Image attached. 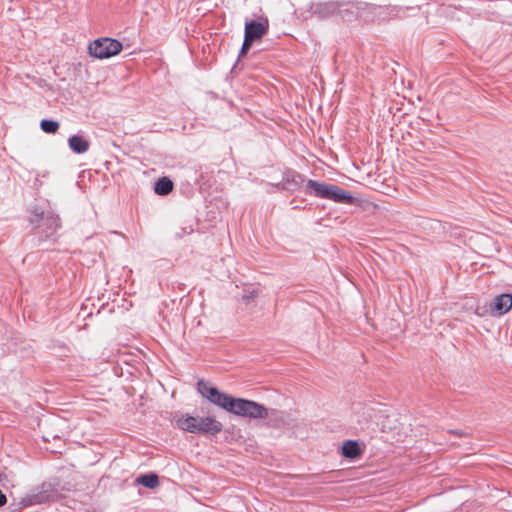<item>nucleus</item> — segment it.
<instances>
[{
  "instance_id": "f257e3e1",
  "label": "nucleus",
  "mask_w": 512,
  "mask_h": 512,
  "mask_svg": "<svg viewBox=\"0 0 512 512\" xmlns=\"http://www.w3.org/2000/svg\"><path fill=\"white\" fill-rule=\"evenodd\" d=\"M197 391L210 403L231 414L251 419H265L269 416L268 409L263 404L234 397L220 391L216 386L210 385L203 379L198 380Z\"/></svg>"
},
{
  "instance_id": "f03ea898",
  "label": "nucleus",
  "mask_w": 512,
  "mask_h": 512,
  "mask_svg": "<svg viewBox=\"0 0 512 512\" xmlns=\"http://www.w3.org/2000/svg\"><path fill=\"white\" fill-rule=\"evenodd\" d=\"M29 222L33 226V233L29 236V240L35 246H40L47 241H56V233L61 227V220L57 214L34 207L30 212Z\"/></svg>"
},
{
  "instance_id": "7ed1b4c3",
  "label": "nucleus",
  "mask_w": 512,
  "mask_h": 512,
  "mask_svg": "<svg viewBox=\"0 0 512 512\" xmlns=\"http://www.w3.org/2000/svg\"><path fill=\"white\" fill-rule=\"evenodd\" d=\"M305 193L317 198L326 199L339 204L355 205L357 198L347 190L335 184L309 179L305 185Z\"/></svg>"
},
{
  "instance_id": "20e7f679",
  "label": "nucleus",
  "mask_w": 512,
  "mask_h": 512,
  "mask_svg": "<svg viewBox=\"0 0 512 512\" xmlns=\"http://www.w3.org/2000/svg\"><path fill=\"white\" fill-rule=\"evenodd\" d=\"M176 426L185 432L215 436L223 430L221 422L214 416H192L188 413L182 414L176 420Z\"/></svg>"
},
{
  "instance_id": "39448f33",
  "label": "nucleus",
  "mask_w": 512,
  "mask_h": 512,
  "mask_svg": "<svg viewBox=\"0 0 512 512\" xmlns=\"http://www.w3.org/2000/svg\"><path fill=\"white\" fill-rule=\"evenodd\" d=\"M59 497L60 493L58 489L53 484L44 482L36 489V491L31 494H27L20 500L17 510L36 504L54 502L57 501Z\"/></svg>"
},
{
  "instance_id": "423d86ee",
  "label": "nucleus",
  "mask_w": 512,
  "mask_h": 512,
  "mask_svg": "<svg viewBox=\"0 0 512 512\" xmlns=\"http://www.w3.org/2000/svg\"><path fill=\"white\" fill-rule=\"evenodd\" d=\"M123 49V44L117 39L102 37L95 39L88 46L91 57L96 59H109L118 55Z\"/></svg>"
},
{
  "instance_id": "0eeeda50",
  "label": "nucleus",
  "mask_w": 512,
  "mask_h": 512,
  "mask_svg": "<svg viewBox=\"0 0 512 512\" xmlns=\"http://www.w3.org/2000/svg\"><path fill=\"white\" fill-rule=\"evenodd\" d=\"M269 30L267 18L262 20H246L244 27V36L254 42L261 40Z\"/></svg>"
},
{
  "instance_id": "6e6552de",
  "label": "nucleus",
  "mask_w": 512,
  "mask_h": 512,
  "mask_svg": "<svg viewBox=\"0 0 512 512\" xmlns=\"http://www.w3.org/2000/svg\"><path fill=\"white\" fill-rule=\"evenodd\" d=\"M304 182V176L293 169H286L282 174V190L294 192L298 190Z\"/></svg>"
},
{
  "instance_id": "1a4fd4ad",
  "label": "nucleus",
  "mask_w": 512,
  "mask_h": 512,
  "mask_svg": "<svg viewBox=\"0 0 512 512\" xmlns=\"http://www.w3.org/2000/svg\"><path fill=\"white\" fill-rule=\"evenodd\" d=\"M512 308V294L503 293L496 296L490 303V313L492 315H504Z\"/></svg>"
},
{
  "instance_id": "9d476101",
  "label": "nucleus",
  "mask_w": 512,
  "mask_h": 512,
  "mask_svg": "<svg viewBox=\"0 0 512 512\" xmlns=\"http://www.w3.org/2000/svg\"><path fill=\"white\" fill-rule=\"evenodd\" d=\"M363 452L362 445L358 440H345L341 447L342 456L350 460L359 459Z\"/></svg>"
},
{
  "instance_id": "9b49d317",
  "label": "nucleus",
  "mask_w": 512,
  "mask_h": 512,
  "mask_svg": "<svg viewBox=\"0 0 512 512\" xmlns=\"http://www.w3.org/2000/svg\"><path fill=\"white\" fill-rule=\"evenodd\" d=\"M68 146L73 153L83 154L88 151L90 142L85 136L74 134L68 138Z\"/></svg>"
},
{
  "instance_id": "f8f14e48",
  "label": "nucleus",
  "mask_w": 512,
  "mask_h": 512,
  "mask_svg": "<svg viewBox=\"0 0 512 512\" xmlns=\"http://www.w3.org/2000/svg\"><path fill=\"white\" fill-rule=\"evenodd\" d=\"M174 189V183L173 181L166 177H160L158 178L154 183V193L159 196H167L169 195Z\"/></svg>"
},
{
  "instance_id": "ddd939ff",
  "label": "nucleus",
  "mask_w": 512,
  "mask_h": 512,
  "mask_svg": "<svg viewBox=\"0 0 512 512\" xmlns=\"http://www.w3.org/2000/svg\"><path fill=\"white\" fill-rule=\"evenodd\" d=\"M136 483L148 489H154L160 484L159 477L155 472L140 474L136 478Z\"/></svg>"
},
{
  "instance_id": "4468645a",
  "label": "nucleus",
  "mask_w": 512,
  "mask_h": 512,
  "mask_svg": "<svg viewBox=\"0 0 512 512\" xmlns=\"http://www.w3.org/2000/svg\"><path fill=\"white\" fill-rule=\"evenodd\" d=\"M59 127V122L53 119H42L40 121V129L47 134L56 133Z\"/></svg>"
},
{
  "instance_id": "2eb2a0df",
  "label": "nucleus",
  "mask_w": 512,
  "mask_h": 512,
  "mask_svg": "<svg viewBox=\"0 0 512 512\" xmlns=\"http://www.w3.org/2000/svg\"><path fill=\"white\" fill-rule=\"evenodd\" d=\"M253 44H254V41H252L244 36V40H243L242 46H241L239 54H238V60L240 58L245 57L248 54V52L251 49Z\"/></svg>"
},
{
  "instance_id": "dca6fc26",
  "label": "nucleus",
  "mask_w": 512,
  "mask_h": 512,
  "mask_svg": "<svg viewBox=\"0 0 512 512\" xmlns=\"http://www.w3.org/2000/svg\"><path fill=\"white\" fill-rule=\"evenodd\" d=\"M258 296V291L256 289H252L251 291H247L243 294L242 300L246 304H249L251 301H253Z\"/></svg>"
},
{
  "instance_id": "f3484780",
  "label": "nucleus",
  "mask_w": 512,
  "mask_h": 512,
  "mask_svg": "<svg viewBox=\"0 0 512 512\" xmlns=\"http://www.w3.org/2000/svg\"><path fill=\"white\" fill-rule=\"evenodd\" d=\"M488 312H490V306L487 307L486 305L484 306H477L476 310H475V313L478 315V316H484L486 315Z\"/></svg>"
},
{
  "instance_id": "a211bd4d",
  "label": "nucleus",
  "mask_w": 512,
  "mask_h": 512,
  "mask_svg": "<svg viewBox=\"0 0 512 512\" xmlns=\"http://www.w3.org/2000/svg\"><path fill=\"white\" fill-rule=\"evenodd\" d=\"M192 231H193V229L191 227H189V228H182L181 232H177L176 235L178 237H182L184 234H190Z\"/></svg>"
},
{
  "instance_id": "6ab92c4d",
  "label": "nucleus",
  "mask_w": 512,
  "mask_h": 512,
  "mask_svg": "<svg viewBox=\"0 0 512 512\" xmlns=\"http://www.w3.org/2000/svg\"><path fill=\"white\" fill-rule=\"evenodd\" d=\"M7 502L6 495L0 489V507L4 506Z\"/></svg>"
},
{
  "instance_id": "aec40b11",
  "label": "nucleus",
  "mask_w": 512,
  "mask_h": 512,
  "mask_svg": "<svg viewBox=\"0 0 512 512\" xmlns=\"http://www.w3.org/2000/svg\"><path fill=\"white\" fill-rule=\"evenodd\" d=\"M269 185L274 187V188H276V189H278V190H282L281 182H279V183H269Z\"/></svg>"
},
{
  "instance_id": "412c9836",
  "label": "nucleus",
  "mask_w": 512,
  "mask_h": 512,
  "mask_svg": "<svg viewBox=\"0 0 512 512\" xmlns=\"http://www.w3.org/2000/svg\"><path fill=\"white\" fill-rule=\"evenodd\" d=\"M452 433L457 434V435H462V433L460 431H456V430L452 431Z\"/></svg>"
}]
</instances>
